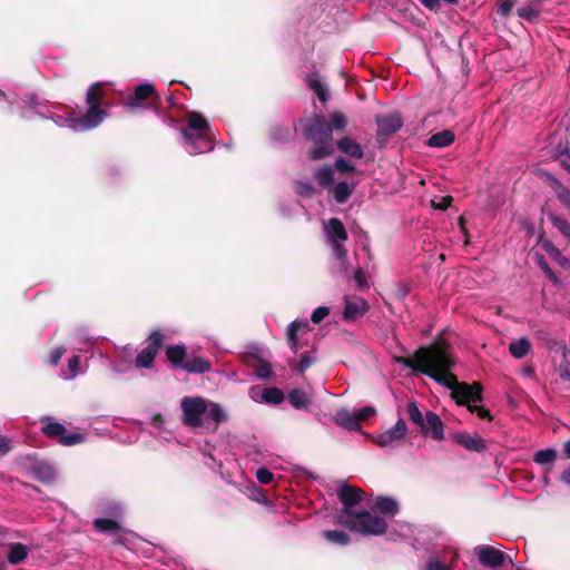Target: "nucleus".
<instances>
[{
	"label": "nucleus",
	"mask_w": 570,
	"mask_h": 570,
	"mask_svg": "<svg viewBox=\"0 0 570 570\" xmlns=\"http://www.w3.org/2000/svg\"><path fill=\"white\" fill-rule=\"evenodd\" d=\"M181 370L186 371L187 373H206L210 370V362L207 358L200 356H191L181 364Z\"/></svg>",
	"instance_id": "4be33fe9"
},
{
	"label": "nucleus",
	"mask_w": 570,
	"mask_h": 570,
	"mask_svg": "<svg viewBox=\"0 0 570 570\" xmlns=\"http://www.w3.org/2000/svg\"><path fill=\"white\" fill-rule=\"evenodd\" d=\"M513 8V1L512 0H500L499 7H498V13L502 17H507Z\"/></svg>",
	"instance_id": "13d9d810"
},
{
	"label": "nucleus",
	"mask_w": 570,
	"mask_h": 570,
	"mask_svg": "<svg viewBox=\"0 0 570 570\" xmlns=\"http://www.w3.org/2000/svg\"><path fill=\"white\" fill-rule=\"evenodd\" d=\"M424 424L428 430V434L430 433L434 440H444L443 423L436 413L429 411L425 414Z\"/></svg>",
	"instance_id": "6ab92c4d"
},
{
	"label": "nucleus",
	"mask_w": 570,
	"mask_h": 570,
	"mask_svg": "<svg viewBox=\"0 0 570 570\" xmlns=\"http://www.w3.org/2000/svg\"><path fill=\"white\" fill-rule=\"evenodd\" d=\"M110 368L116 372V373H122L125 372L126 367L125 366H121L119 365L118 363H115V362H111L110 363Z\"/></svg>",
	"instance_id": "338daca9"
},
{
	"label": "nucleus",
	"mask_w": 570,
	"mask_h": 570,
	"mask_svg": "<svg viewBox=\"0 0 570 570\" xmlns=\"http://www.w3.org/2000/svg\"><path fill=\"white\" fill-rule=\"evenodd\" d=\"M181 421L188 428L219 425L227 421L220 404L199 395L184 396L180 401Z\"/></svg>",
	"instance_id": "7ed1b4c3"
},
{
	"label": "nucleus",
	"mask_w": 570,
	"mask_h": 570,
	"mask_svg": "<svg viewBox=\"0 0 570 570\" xmlns=\"http://www.w3.org/2000/svg\"><path fill=\"white\" fill-rule=\"evenodd\" d=\"M66 350L62 346H58L53 348L50 353V363L56 366L60 362L62 355L65 354Z\"/></svg>",
	"instance_id": "bf43d9fd"
},
{
	"label": "nucleus",
	"mask_w": 570,
	"mask_h": 570,
	"mask_svg": "<svg viewBox=\"0 0 570 570\" xmlns=\"http://www.w3.org/2000/svg\"><path fill=\"white\" fill-rule=\"evenodd\" d=\"M248 395L252 401L261 404L278 405L284 401V394L277 387L252 386Z\"/></svg>",
	"instance_id": "f8f14e48"
},
{
	"label": "nucleus",
	"mask_w": 570,
	"mask_h": 570,
	"mask_svg": "<svg viewBox=\"0 0 570 570\" xmlns=\"http://www.w3.org/2000/svg\"><path fill=\"white\" fill-rule=\"evenodd\" d=\"M94 525L99 532L118 533L120 530L119 521L109 518H98L95 520Z\"/></svg>",
	"instance_id": "c9c22d12"
},
{
	"label": "nucleus",
	"mask_w": 570,
	"mask_h": 570,
	"mask_svg": "<svg viewBox=\"0 0 570 570\" xmlns=\"http://www.w3.org/2000/svg\"><path fill=\"white\" fill-rule=\"evenodd\" d=\"M560 480L567 484L568 487H570V466L566 470L562 471L561 475H560Z\"/></svg>",
	"instance_id": "69168bd1"
},
{
	"label": "nucleus",
	"mask_w": 570,
	"mask_h": 570,
	"mask_svg": "<svg viewBox=\"0 0 570 570\" xmlns=\"http://www.w3.org/2000/svg\"><path fill=\"white\" fill-rule=\"evenodd\" d=\"M517 14L519 18L523 20L533 22L539 18L540 9L538 4L525 3L517 9Z\"/></svg>",
	"instance_id": "58836bf2"
},
{
	"label": "nucleus",
	"mask_w": 570,
	"mask_h": 570,
	"mask_svg": "<svg viewBox=\"0 0 570 570\" xmlns=\"http://www.w3.org/2000/svg\"><path fill=\"white\" fill-rule=\"evenodd\" d=\"M308 328V322L306 320H294L289 323L287 326V343L293 352L298 351V338H297V332L301 330Z\"/></svg>",
	"instance_id": "5701e85b"
},
{
	"label": "nucleus",
	"mask_w": 570,
	"mask_h": 570,
	"mask_svg": "<svg viewBox=\"0 0 570 570\" xmlns=\"http://www.w3.org/2000/svg\"><path fill=\"white\" fill-rule=\"evenodd\" d=\"M353 279L357 286V288H364L367 286V282L362 268H356L353 272Z\"/></svg>",
	"instance_id": "6e6d98bb"
},
{
	"label": "nucleus",
	"mask_w": 570,
	"mask_h": 570,
	"mask_svg": "<svg viewBox=\"0 0 570 570\" xmlns=\"http://www.w3.org/2000/svg\"><path fill=\"white\" fill-rule=\"evenodd\" d=\"M422 6L430 10H438L440 8V0H419Z\"/></svg>",
	"instance_id": "e2e57ef3"
},
{
	"label": "nucleus",
	"mask_w": 570,
	"mask_h": 570,
	"mask_svg": "<svg viewBox=\"0 0 570 570\" xmlns=\"http://www.w3.org/2000/svg\"><path fill=\"white\" fill-rule=\"evenodd\" d=\"M325 242L330 246L333 257L336 261L335 273L347 275L350 272L348 255L345 243L348 235L345 226L338 218H330L323 222Z\"/></svg>",
	"instance_id": "39448f33"
},
{
	"label": "nucleus",
	"mask_w": 570,
	"mask_h": 570,
	"mask_svg": "<svg viewBox=\"0 0 570 570\" xmlns=\"http://www.w3.org/2000/svg\"><path fill=\"white\" fill-rule=\"evenodd\" d=\"M557 458V452L554 449H544L540 450L534 454V462L538 464H549L552 463Z\"/></svg>",
	"instance_id": "c03bdc74"
},
{
	"label": "nucleus",
	"mask_w": 570,
	"mask_h": 570,
	"mask_svg": "<svg viewBox=\"0 0 570 570\" xmlns=\"http://www.w3.org/2000/svg\"><path fill=\"white\" fill-rule=\"evenodd\" d=\"M563 452H564V455L570 459V441H567L563 444Z\"/></svg>",
	"instance_id": "774afa93"
},
{
	"label": "nucleus",
	"mask_w": 570,
	"mask_h": 570,
	"mask_svg": "<svg viewBox=\"0 0 570 570\" xmlns=\"http://www.w3.org/2000/svg\"><path fill=\"white\" fill-rule=\"evenodd\" d=\"M256 479L262 483V484H269L273 479H274V475L273 473L266 469V468H259L257 471H256Z\"/></svg>",
	"instance_id": "5fc2aeb1"
},
{
	"label": "nucleus",
	"mask_w": 570,
	"mask_h": 570,
	"mask_svg": "<svg viewBox=\"0 0 570 570\" xmlns=\"http://www.w3.org/2000/svg\"><path fill=\"white\" fill-rule=\"evenodd\" d=\"M293 136V130L288 127H277L272 132V138L275 140H288Z\"/></svg>",
	"instance_id": "603ef678"
},
{
	"label": "nucleus",
	"mask_w": 570,
	"mask_h": 570,
	"mask_svg": "<svg viewBox=\"0 0 570 570\" xmlns=\"http://www.w3.org/2000/svg\"><path fill=\"white\" fill-rule=\"evenodd\" d=\"M535 262L538 266L544 272L547 277H549L551 281L557 282V277L552 269L549 267L546 258L542 255H535Z\"/></svg>",
	"instance_id": "3c124183"
},
{
	"label": "nucleus",
	"mask_w": 570,
	"mask_h": 570,
	"mask_svg": "<svg viewBox=\"0 0 570 570\" xmlns=\"http://www.w3.org/2000/svg\"><path fill=\"white\" fill-rule=\"evenodd\" d=\"M344 312H343V320L346 322H352L357 320L358 317L363 316L367 309L368 304L367 302L362 297H344Z\"/></svg>",
	"instance_id": "4468645a"
},
{
	"label": "nucleus",
	"mask_w": 570,
	"mask_h": 570,
	"mask_svg": "<svg viewBox=\"0 0 570 570\" xmlns=\"http://www.w3.org/2000/svg\"><path fill=\"white\" fill-rule=\"evenodd\" d=\"M163 337L164 336L159 330L153 331L146 341V348H151L154 353L158 354L163 344Z\"/></svg>",
	"instance_id": "a18cd8bd"
},
{
	"label": "nucleus",
	"mask_w": 570,
	"mask_h": 570,
	"mask_svg": "<svg viewBox=\"0 0 570 570\" xmlns=\"http://www.w3.org/2000/svg\"><path fill=\"white\" fill-rule=\"evenodd\" d=\"M543 249L546 253L561 267L563 268H570V261L562 255L560 249L556 247L551 242H544L542 244Z\"/></svg>",
	"instance_id": "7c9ffc66"
},
{
	"label": "nucleus",
	"mask_w": 570,
	"mask_h": 570,
	"mask_svg": "<svg viewBox=\"0 0 570 570\" xmlns=\"http://www.w3.org/2000/svg\"><path fill=\"white\" fill-rule=\"evenodd\" d=\"M86 368L81 366L80 356L75 355L68 361V374H63L65 380H73L77 375L85 373Z\"/></svg>",
	"instance_id": "37998d69"
},
{
	"label": "nucleus",
	"mask_w": 570,
	"mask_h": 570,
	"mask_svg": "<svg viewBox=\"0 0 570 570\" xmlns=\"http://www.w3.org/2000/svg\"><path fill=\"white\" fill-rule=\"evenodd\" d=\"M38 116L45 119H51L58 127L76 131L77 116H75V114L59 115L55 107L53 109H47V111H38Z\"/></svg>",
	"instance_id": "dca6fc26"
},
{
	"label": "nucleus",
	"mask_w": 570,
	"mask_h": 570,
	"mask_svg": "<svg viewBox=\"0 0 570 570\" xmlns=\"http://www.w3.org/2000/svg\"><path fill=\"white\" fill-rule=\"evenodd\" d=\"M570 354H564L563 362L558 367V374L562 381L570 382Z\"/></svg>",
	"instance_id": "8fccbe9b"
},
{
	"label": "nucleus",
	"mask_w": 570,
	"mask_h": 570,
	"mask_svg": "<svg viewBox=\"0 0 570 570\" xmlns=\"http://www.w3.org/2000/svg\"><path fill=\"white\" fill-rule=\"evenodd\" d=\"M289 404L296 410H305L311 404L309 395L301 390L294 389L287 395Z\"/></svg>",
	"instance_id": "a878e982"
},
{
	"label": "nucleus",
	"mask_w": 570,
	"mask_h": 570,
	"mask_svg": "<svg viewBox=\"0 0 570 570\" xmlns=\"http://www.w3.org/2000/svg\"><path fill=\"white\" fill-rule=\"evenodd\" d=\"M104 90L100 82L92 83L87 90L86 104L87 106H102Z\"/></svg>",
	"instance_id": "c756f323"
},
{
	"label": "nucleus",
	"mask_w": 570,
	"mask_h": 570,
	"mask_svg": "<svg viewBox=\"0 0 570 570\" xmlns=\"http://www.w3.org/2000/svg\"><path fill=\"white\" fill-rule=\"evenodd\" d=\"M156 353L151 351V348H144L135 360V365L138 368H151L154 365V361L156 357Z\"/></svg>",
	"instance_id": "a19ab883"
},
{
	"label": "nucleus",
	"mask_w": 570,
	"mask_h": 570,
	"mask_svg": "<svg viewBox=\"0 0 570 570\" xmlns=\"http://www.w3.org/2000/svg\"><path fill=\"white\" fill-rule=\"evenodd\" d=\"M547 177L551 181V186L558 199L570 209V190L550 174H547Z\"/></svg>",
	"instance_id": "2f4dec72"
},
{
	"label": "nucleus",
	"mask_w": 570,
	"mask_h": 570,
	"mask_svg": "<svg viewBox=\"0 0 570 570\" xmlns=\"http://www.w3.org/2000/svg\"><path fill=\"white\" fill-rule=\"evenodd\" d=\"M306 82H307L308 88L316 94V96L318 97V99L322 102L327 101V99H328L327 88L315 75L308 76Z\"/></svg>",
	"instance_id": "f704fd0d"
},
{
	"label": "nucleus",
	"mask_w": 570,
	"mask_h": 570,
	"mask_svg": "<svg viewBox=\"0 0 570 570\" xmlns=\"http://www.w3.org/2000/svg\"><path fill=\"white\" fill-rule=\"evenodd\" d=\"M552 225L568 239H570V224L564 219L556 215L550 216Z\"/></svg>",
	"instance_id": "49530a36"
},
{
	"label": "nucleus",
	"mask_w": 570,
	"mask_h": 570,
	"mask_svg": "<svg viewBox=\"0 0 570 570\" xmlns=\"http://www.w3.org/2000/svg\"><path fill=\"white\" fill-rule=\"evenodd\" d=\"M456 561V549L448 548L440 552L431 553L426 559L423 570H453Z\"/></svg>",
	"instance_id": "9d476101"
},
{
	"label": "nucleus",
	"mask_w": 570,
	"mask_h": 570,
	"mask_svg": "<svg viewBox=\"0 0 570 570\" xmlns=\"http://www.w3.org/2000/svg\"><path fill=\"white\" fill-rule=\"evenodd\" d=\"M456 442L469 451L481 452L485 449L484 441L478 435H470L468 433H459Z\"/></svg>",
	"instance_id": "393cba45"
},
{
	"label": "nucleus",
	"mask_w": 570,
	"mask_h": 570,
	"mask_svg": "<svg viewBox=\"0 0 570 570\" xmlns=\"http://www.w3.org/2000/svg\"><path fill=\"white\" fill-rule=\"evenodd\" d=\"M45 424L42 432L49 438H57L59 443L65 446H71L83 442L85 435L78 432H68L66 426L59 422L53 421L50 416L41 419Z\"/></svg>",
	"instance_id": "0eeeda50"
},
{
	"label": "nucleus",
	"mask_w": 570,
	"mask_h": 570,
	"mask_svg": "<svg viewBox=\"0 0 570 570\" xmlns=\"http://www.w3.org/2000/svg\"><path fill=\"white\" fill-rule=\"evenodd\" d=\"M255 373H256V376L261 380H269L273 375V370H272L271 363H268L266 361H261L255 366Z\"/></svg>",
	"instance_id": "09e8293b"
},
{
	"label": "nucleus",
	"mask_w": 570,
	"mask_h": 570,
	"mask_svg": "<svg viewBox=\"0 0 570 570\" xmlns=\"http://www.w3.org/2000/svg\"><path fill=\"white\" fill-rule=\"evenodd\" d=\"M363 491L360 488L343 484L337 490V495L342 503L341 511L335 517H353L360 510L356 509V505L362 501Z\"/></svg>",
	"instance_id": "6e6552de"
},
{
	"label": "nucleus",
	"mask_w": 570,
	"mask_h": 570,
	"mask_svg": "<svg viewBox=\"0 0 570 570\" xmlns=\"http://www.w3.org/2000/svg\"><path fill=\"white\" fill-rule=\"evenodd\" d=\"M186 125L179 127L181 145L189 155L213 150L215 132L208 120L199 112L190 111L185 118Z\"/></svg>",
	"instance_id": "20e7f679"
},
{
	"label": "nucleus",
	"mask_w": 570,
	"mask_h": 570,
	"mask_svg": "<svg viewBox=\"0 0 570 570\" xmlns=\"http://www.w3.org/2000/svg\"><path fill=\"white\" fill-rule=\"evenodd\" d=\"M6 101L9 106V110L13 111V104L14 101L11 99L10 96H8L4 91L0 89V102Z\"/></svg>",
	"instance_id": "0e129e2a"
},
{
	"label": "nucleus",
	"mask_w": 570,
	"mask_h": 570,
	"mask_svg": "<svg viewBox=\"0 0 570 570\" xmlns=\"http://www.w3.org/2000/svg\"><path fill=\"white\" fill-rule=\"evenodd\" d=\"M316 361L315 352H306L302 355L299 363L294 368L297 373H304Z\"/></svg>",
	"instance_id": "de8ad7c7"
},
{
	"label": "nucleus",
	"mask_w": 570,
	"mask_h": 570,
	"mask_svg": "<svg viewBox=\"0 0 570 570\" xmlns=\"http://www.w3.org/2000/svg\"><path fill=\"white\" fill-rule=\"evenodd\" d=\"M377 125V134L380 136H389L401 129L403 119L400 114L393 112L385 116H379L375 119Z\"/></svg>",
	"instance_id": "2eb2a0df"
},
{
	"label": "nucleus",
	"mask_w": 570,
	"mask_h": 570,
	"mask_svg": "<svg viewBox=\"0 0 570 570\" xmlns=\"http://www.w3.org/2000/svg\"><path fill=\"white\" fill-rule=\"evenodd\" d=\"M375 409L373 406H364L356 411L358 422L367 420L368 417L375 414Z\"/></svg>",
	"instance_id": "4d7b16f0"
},
{
	"label": "nucleus",
	"mask_w": 570,
	"mask_h": 570,
	"mask_svg": "<svg viewBox=\"0 0 570 570\" xmlns=\"http://www.w3.org/2000/svg\"><path fill=\"white\" fill-rule=\"evenodd\" d=\"M30 552V548L21 542L7 544V560L10 564L23 562Z\"/></svg>",
	"instance_id": "aec40b11"
},
{
	"label": "nucleus",
	"mask_w": 570,
	"mask_h": 570,
	"mask_svg": "<svg viewBox=\"0 0 570 570\" xmlns=\"http://www.w3.org/2000/svg\"><path fill=\"white\" fill-rule=\"evenodd\" d=\"M376 510L384 514L394 515L399 511L396 500L389 497H377L374 503Z\"/></svg>",
	"instance_id": "cd10ccee"
},
{
	"label": "nucleus",
	"mask_w": 570,
	"mask_h": 570,
	"mask_svg": "<svg viewBox=\"0 0 570 570\" xmlns=\"http://www.w3.org/2000/svg\"><path fill=\"white\" fill-rule=\"evenodd\" d=\"M330 314V307L320 306L315 308L311 315V321L315 324L321 323Z\"/></svg>",
	"instance_id": "864d4df0"
},
{
	"label": "nucleus",
	"mask_w": 570,
	"mask_h": 570,
	"mask_svg": "<svg viewBox=\"0 0 570 570\" xmlns=\"http://www.w3.org/2000/svg\"><path fill=\"white\" fill-rule=\"evenodd\" d=\"M347 124L346 116L337 110L328 115V120L322 116L313 117L304 128L306 138L314 142V147L309 150V158L321 160L332 155L334 151L332 135L334 131H343Z\"/></svg>",
	"instance_id": "f03ea898"
},
{
	"label": "nucleus",
	"mask_w": 570,
	"mask_h": 570,
	"mask_svg": "<svg viewBox=\"0 0 570 570\" xmlns=\"http://www.w3.org/2000/svg\"><path fill=\"white\" fill-rule=\"evenodd\" d=\"M406 412H407V415L410 417V420L417 424L419 426H421V431L423 434H428V430L425 429V424H424V417L419 409V406L416 405L415 402H410L407 405H406Z\"/></svg>",
	"instance_id": "79ce46f5"
},
{
	"label": "nucleus",
	"mask_w": 570,
	"mask_h": 570,
	"mask_svg": "<svg viewBox=\"0 0 570 570\" xmlns=\"http://www.w3.org/2000/svg\"><path fill=\"white\" fill-rule=\"evenodd\" d=\"M334 421L337 425L350 430L357 431L360 430V422L357 419L356 411H350L347 409H340L336 411L334 415Z\"/></svg>",
	"instance_id": "a211bd4d"
},
{
	"label": "nucleus",
	"mask_w": 570,
	"mask_h": 570,
	"mask_svg": "<svg viewBox=\"0 0 570 570\" xmlns=\"http://www.w3.org/2000/svg\"><path fill=\"white\" fill-rule=\"evenodd\" d=\"M86 114L77 117L76 131L82 132L97 128L108 116L107 109L99 106H87Z\"/></svg>",
	"instance_id": "9b49d317"
},
{
	"label": "nucleus",
	"mask_w": 570,
	"mask_h": 570,
	"mask_svg": "<svg viewBox=\"0 0 570 570\" xmlns=\"http://www.w3.org/2000/svg\"><path fill=\"white\" fill-rule=\"evenodd\" d=\"M352 189L353 187L350 186L346 181H340L334 184L328 190L333 194L335 200L338 204H343L350 197Z\"/></svg>",
	"instance_id": "72a5a7b5"
},
{
	"label": "nucleus",
	"mask_w": 570,
	"mask_h": 570,
	"mask_svg": "<svg viewBox=\"0 0 570 570\" xmlns=\"http://www.w3.org/2000/svg\"><path fill=\"white\" fill-rule=\"evenodd\" d=\"M11 449H12L11 440L3 435H0V453L7 454L11 451Z\"/></svg>",
	"instance_id": "680f3d73"
},
{
	"label": "nucleus",
	"mask_w": 570,
	"mask_h": 570,
	"mask_svg": "<svg viewBox=\"0 0 570 570\" xmlns=\"http://www.w3.org/2000/svg\"><path fill=\"white\" fill-rule=\"evenodd\" d=\"M407 432L406 423L403 419H399L395 425L381 434L375 439V443L381 448L392 446L395 442L405 438Z\"/></svg>",
	"instance_id": "ddd939ff"
},
{
	"label": "nucleus",
	"mask_w": 570,
	"mask_h": 570,
	"mask_svg": "<svg viewBox=\"0 0 570 570\" xmlns=\"http://www.w3.org/2000/svg\"><path fill=\"white\" fill-rule=\"evenodd\" d=\"M336 146L343 154L351 158L360 159L364 155L362 146L347 136L338 139Z\"/></svg>",
	"instance_id": "412c9836"
},
{
	"label": "nucleus",
	"mask_w": 570,
	"mask_h": 570,
	"mask_svg": "<svg viewBox=\"0 0 570 570\" xmlns=\"http://www.w3.org/2000/svg\"><path fill=\"white\" fill-rule=\"evenodd\" d=\"M23 102L30 108L29 111H21L20 116L24 119H31L33 116H38V111H47V107L41 106L36 95L28 96Z\"/></svg>",
	"instance_id": "473e14b6"
},
{
	"label": "nucleus",
	"mask_w": 570,
	"mask_h": 570,
	"mask_svg": "<svg viewBox=\"0 0 570 570\" xmlns=\"http://www.w3.org/2000/svg\"><path fill=\"white\" fill-rule=\"evenodd\" d=\"M315 178L320 185L330 189L334 185V170L331 166H324L315 173Z\"/></svg>",
	"instance_id": "ea45409f"
},
{
	"label": "nucleus",
	"mask_w": 570,
	"mask_h": 570,
	"mask_svg": "<svg viewBox=\"0 0 570 570\" xmlns=\"http://www.w3.org/2000/svg\"><path fill=\"white\" fill-rule=\"evenodd\" d=\"M155 92V87L151 83H141L136 87L134 92L128 96V106L136 107L140 101L146 100L148 97L153 96Z\"/></svg>",
	"instance_id": "b1692460"
},
{
	"label": "nucleus",
	"mask_w": 570,
	"mask_h": 570,
	"mask_svg": "<svg viewBox=\"0 0 570 570\" xmlns=\"http://www.w3.org/2000/svg\"><path fill=\"white\" fill-rule=\"evenodd\" d=\"M322 535L328 542L337 546H347L351 542L350 535L341 530H325Z\"/></svg>",
	"instance_id": "4c0bfd02"
},
{
	"label": "nucleus",
	"mask_w": 570,
	"mask_h": 570,
	"mask_svg": "<svg viewBox=\"0 0 570 570\" xmlns=\"http://www.w3.org/2000/svg\"><path fill=\"white\" fill-rule=\"evenodd\" d=\"M335 168L341 170V171H352L355 169V167L348 163L346 159L340 157L335 160V164H334Z\"/></svg>",
	"instance_id": "052dcab7"
},
{
	"label": "nucleus",
	"mask_w": 570,
	"mask_h": 570,
	"mask_svg": "<svg viewBox=\"0 0 570 570\" xmlns=\"http://www.w3.org/2000/svg\"><path fill=\"white\" fill-rule=\"evenodd\" d=\"M405 365L420 372L452 391V396L460 405H466L481 419L491 420L489 410L476 405L482 401V386L479 383H459L452 373L454 361L448 351L434 343L416 351L413 358L406 360Z\"/></svg>",
	"instance_id": "f257e3e1"
},
{
	"label": "nucleus",
	"mask_w": 570,
	"mask_h": 570,
	"mask_svg": "<svg viewBox=\"0 0 570 570\" xmlns=\"http://www.w3.org/2000/svg\"><path fill=\"white\" fill-rule=\"evenodd\" d=\"M167 358L175 365L181 368V364L186 361V350L184 345L168 346L166 350Z\"/></svg>",
	"instance_id": "e433bc0d"
},
{
	"label": "nucleus",
	"mask_w": 570,
	"mask_h": 570,
	"mask_svg": "<svg viewBox=\"0 0 570 570\" xmlns=\"http://www.w3.org/2000/svg\"><path fill=\"white\" fill-rule=\"evenodd\" d=\"M453 141H454V134L451 130L445 129V130L439 131L436 134H433L429 138L428 145L430 147H434V148H443V147L450 146Z\"/></svg>",
	"instance_id": "bb28decb"
},
{
	"label": "nucleus",
	"mask_w": 570,
	"mask_h": 570,
	"mask_svg": "<svg viewBox=\"0 0 570 570\" xmlns=\"http://www.w3.org/2000/svg\"><path fill=\"white\" fill-rule=\"evenodd\" d=\"M474 553L482 566L491 569L502 567L507 560L512 562V559L508 554L487 544L476 546L474 548Z\"/></svg>",
	"instance_id": "1a4fd4ad"
},
{
	"label": "nucleus",
	"mask_w": 570,
	"mask_h": 570,
	"mask_svg": "<svg viewBox=\"0 0 570 570\" xmlns=\"http://www.w3.org/2000/svg\"><path fill=\"white\" fill-rule=\"evenodd\" d=\"M32 476L43 483H51L56 480L57 471L55 466L48 462H36L31 468Z\"/></svg>",
	"instance_id": "f3484780"
},
{
	"label": "nucleus",
	"mask_w": 570,
	"mask_h": 570,
	"mask_svg": "<svg viewBox=\"0 0 570 570\" xmlns=\"http://www.w3.org/2000/svg\"><path fill=\"white\" fill-rule=\"evenodd\" d=\"M531 348V343L527 337H520L510 343L509 352L515 358L524 357Z\"/></svg>",
	"instance_id": "c85d7f7f"
},
{
	"label": "nucleus",
	"mask_w": 570,
	"mask_h": 570,
	"mask_svg": "<svg viewBox=\"0 0 570 570\" xmlns=\"http://www.w3.org/2000/svg\"><path fill=\"white\" fill-rule=\"evenodd\" d=\"M335 522L363 535H381L387 529L386 521L368 511L360 510L353 517H335Z\"/></svg>",
	"instance_id": "423d86ee"
}]
</instances>
